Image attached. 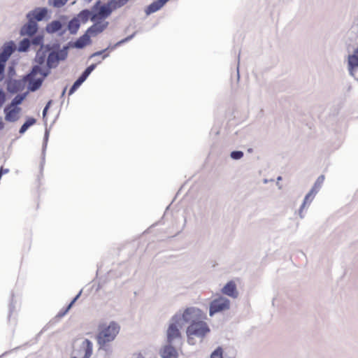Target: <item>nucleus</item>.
Here are the masks:
<instances>
[{
    "mask_svg": "<svg viewBox=\"0 0 358 358\" xmlns=\"http://www.w3.org/2000/svg\"><path fill=\"white\" fill-rule=\"evenodd\" d=\"M5 101H6V94L2 90H0V107H1L3 106V104L4 103Z\"/></svg>",
    "mask_w": 358,
    "mask_h": 358,
    "instance_id": "7c9ffc66",
    "label": "nucleus"
},
{
    "mask_svg": "<svg viewBox=\"0 0 358 358\" xmlns=\"http://www.w3.org/2000/svg\"><path fill=\"white\" fill-rule=\"evenodd\" d=\"M23 100V96H16L10 103V105H14L18 106L19 104L22 103Z\"/></svg>",
    "mask_w": 358,
    "mask_h": 358,
    "instance_id": "c85d7f7f",
    "label": "nucleus"
},
{
    "mask_svg": "<svg viewBox=\"0 0 358 358\" xmlns=\"http://www.w3.org/2000/svg\"><path fill=\"white\" fill-rule=\"evenodd\" d=\"M205 317L203 313L199 308H188L183 314V320L186 322H192L190 325L187 329V341L191 345L196 343V338H199L200 341L210 332V328L206 322L199 320L198 319H203Z\"/></svg>",
    "mask_w": 358,
    "mask_h": 358,
    "instance_id": "f257e3e1",
    "label": "nucleus"
},
{
    "mask_svg": "<svg viewBox=\"0 0 358 358\" xmlns=\"http://www.w3.org/2000/svg\"><path fill=\"white\" fill-rule=\"evenodd\" d=\"M21 112L20 107L9 104L4 108L5 120L7 122H16L20 119Z\"/></svg>",
    "mask_w": 358,
    "mask_h": 358,
    "instance_id": "9d476101",
    "label": "nucleus"
},
{
    "mask_svg": "<svg viewBox=\"0 0 358 358\" xmlns=\"http://www.w3.org/2000/svg\"><path fill=\"white\" fill-rule=\"evenodd\" d=\"M79 23L77 20H73L69 22V28L72 33H75L79 28Z\"/></svg>",
    "mask_w": 358,
    "mask_h": 358,
    "instance_id": "4be33fe9",
    "label": "nucleus"
},
{
    "mask_svg": "<svg viewBox=\"0 0 358 358\" xmlns=\"http://www.w3.org/2000/svg\"><path fill=\"white\" fill-rule=\"evenodd\" d=\"M109 23H98L90 27L85 34L80 36L76 42L75 46L78 48H83L91 43L90 38L94 37L102 33L108 26Z\"/></svg>",
    "mask_w": 358,
    "mask_h": 358,
    "instance_id": "423d86ee",
    "label": "nucleus"
},
{
    "mask_svg": "<svg viewBox=\"0 0 358 358\" xmlns=\"http://www.w3.org/2000/svg\"><path fill=\"white\" fill-rule=\"evenodd\" d=\"M108 48H106V50H102V51L96 52L94 53V54L92 55V56L94 57V56H96V55H101L102 53H103V52H104L106 50H108Z\"/></svg>",
    "mask_w": 358,
    "mask_h": 358,
    "instance_id": "2f4dec72",
    "label": "nucleus"
},
{
    "mask_svg": "<svg viewBox=\"0 0 358 358\" xmlns=\"http://www.w3.org/2000/svg\"><path fill=\"white\" fill-rule=\"evenodd\" d=\"M36 120L34 117H29L20 129V133L24 134L29 127L34 125Z\"/></svg>",
    "mask_w": 358,
    "mask_h": 358,
    "instance_id": "6ab92c4d",
    "label": "nucleus"
},
{
    "mask_svg": "<svg viewBox=\"0 0 358 358\" xmlns=\"http://www.w3.org/2000/svg\"><path fill=\"white\" fill-rule=\"evenodd\" d=\"M55 7L60 8L65 5L68 0H50Z\"/></svg>",
    "mask_w": 358,
    "mask_h": 358,
    "instance_id": "a878e982",
    "label": "nucleus"
},
{
    "mask_svg": "<svg viewBox=\"0 0 358 358\" xmlns=\"http://www.w3.org/2000/svg\"><path fill=\"white\" fill-rule=\"evenodd\" d=\"M49 74V71L42 66L35 65L32 71L26 77V80L29 83V89L31 91L38 90L42 85L43 79Z\"/></svg>",
    "mask_w": 358,
    "mask_h": 358,
    "instance_id": "39448f33",
    "label": "nucleus"
},
{
    "mask_svg": "<svg viewBox=\"0 0 358 358\" xmlns=\"http://www.w3.org/2000/svg\"><path fill=\"white\" fill-rule=\"evenodd\" d=\"M230 306V301L227 298L220 296L214 299L210 305L209 315L213 316L214 314L228 310Z\"/></svg>",
    "mask_w": 358,
    "mask_h": 358,
    "instance_id": "1a4fd4ad",
    "label": "nucleus"
},
{
    "mask_svg": "<svg viewBox=\"0 0 358 358\" xmlns=\"http://www.w3.org/2000/svg\"><path fill=\"white\" fill-rule=\"evenodd\" d=\"M182 315L181 316L175 315L173 317L166 332L167 342L169 343H171L174 340L181 338L180 329L182 328Z\"/></svg>",
    "mask_w": 358,
    "mask_h": 358,
    "instance_id": "6e6552de",
    "label": "nucleus"
},
{
    "mask_svg": "<svg viewBox=\"0 0 358 358\" xmlns=\"http://www.w3.org/2000/svg\"><path fill=\"white\" fill-rule=\"evenodd\" d=\"M29 45H30L29 40L27 38H24L20 41L19 46H18V50L20 52H25L28 50Z\"/></svg>",
    "mask_w": 358,
    "mask_h": 358,
    "instance_id": "412c9836",
    "label": "nucleus"
},
{
    "mask_svg": "<svg viewBox=\"0 0 358 358\" xmlns=\"http://www.w3.org/2000/svg\"><path fill=\"white\" fill-rule=\"evenodd\" d=\"M92 343L88 339L74 342L71 358H90L92 353Z\"/></svg>",
    "mask_w": 358,
    "mask_h": 358,
    "instance_id": "0eeeda50",
    "label": "nucleus"
},
{
    "mask_svg": "<svg viewBox=\"0 0 358 358\" xmlns=\"http://www.w3.org/2000/svg\"><path fill=\"white\" fill-rule=\"evenodd\" d=\"M222 292L229 296L236 298L238 296V292L236 290V285L232 280L228 282L222 289Z\"/></svg>",
    "mask_w": 358,
    "mask_h": 358,
    "instance_id": "2eb2a0df",
    "label": "nucleus"
},
{
    "mask_svg": "<svg viewBox=\"0 0 358 358\" xmlns=\"http://www.w3.org/2000/svg\"><path fill=\"white\" fill-rule=\"evenodd\" d=\"M107 56H108L107 55H103V58L104 59V58H106Z\"/></svg>",
    "mask_w": 358,
    "mask_h": 358,
    "instance_id": "c9c22d12",
    "label": "nucleus"
},
{
    "mask_svg": "<svg viewBox=\"0 0 358 358\" xmlns=\"http://www.w3.org/2000/svg\"><path fill=\"white\" fill-rule=\"evenodd\" d=\"M348 64L351 75L355 77V71L358 68V48L355 50L353 55H349Z\"/></svg>",
    "mask_w": 358,
    "mask_h": 358,
    "instance_id": "ddd939ff",
    "label": "nucleus"
},
{
    "mask_svg": "<svg viewBox=\"0 0 358 358\" xmlns=\"http://www.w3.org/2000/svg\"><path fill=\"white\" fill-rule=\"evenodd\" d=\"M43 39V36H36L35 38H33L31 43H32L33 45H39L42 44Z\"/></svg>",
    "mask_w": 358,
    "mask_h": 358,
    "instance_id": "c756f323",
    "label": "nucleus"
},
{
    "mask_svg": "<svg viewBox=\"0 0 358 358\" xmlns=\"http://www.w3.org/2000/svg\"><path fill=\"white\" fill-rule=\"evenodd\" d=\"M317 192L315 191H314V189H312L310 192L306 196L305 199H304V201H303V204L301 205V208L299 210V215L301 216V217H302L303 216L301 215V213H302V210L304 208V207L306 206V205L308 203H310L311 201L313 200L315 194H316Z\"/></svg>",
    "mask_w": 358,
    "mask_h": 358,
    "instance_id": "a211bd4d",
    "label": "nucleus"
},
{
    "mask_svg": "<svg viewBox=\"0 0 358 358\" xmlns=\"http://www.w3.org/2000/svg\"><path fill=\"white\" fill-rule=\"evenodd\" d=\"M86 79L81 75L71 87L69 95H71Z\"/></svg>",
    "mask_w": 358,
    "mask_h": 358,
    "instance_id": "aec40b11",
    "label": "nucleus"
},
{
    "mask_svg": "<svg viewBox=\"0 0 358 358\" xmlns=\"http://www.w3.org/2000/svg\"><path fill=\"white\" fill-rule=\"evenodd\" d=\"M161 356L163 358H177L178 352L171 345H166L161 351Z\"/></svg>",
    "mask_w": 358,
    "mask_h": 358,
    "instance_id": "dca6fc26",
    "label": "nucleus"
},
{
    "mask_svg": "<svg viewBox=\"0 0 358 358\" xmlns=\"http://www.w3.org/2000/svg\"><path fill=\"white\" fill-rule=\"evenodd\" d=\"M14 50L15 45L13 42L4 44L0 52V59H2V62H7Z\"/></svg>",
    "mask_w": 358,
    "mask_h": 358,
    "instance_id": "f8f14e48",
    "label": "nucleus"
},
{
    "mask_svg": "<svg viewBox=\"0 0 358 358\" xmlns=\"http://www.w3.org/2000/svg\"><path fill=\"white\" fill-rule=\"evenodd\" d=\"M38 29L37 24L35 21L29 20V22L24 24L21 29L22 35L32 36Z\"/></svg>",
    "mask_w": 358,
    "mask_h": 358,
    "instance_id": "4468645a",
    "label": "nucleus"
},
{
    "mask_svg": "<svg viewBox=\"0 0 358 358\" xmlns=\"http://www.w3.org/2000/svg\"><path fill=\"white\" fill-rule=\"evenodd\" d=\"M48 13V10L45 8H37L27 14V18L32 21L42 20Z\"/></svg>",
    "mask_w": 358,
    "mask_h": 358,
    "instance_id": "9b49d317",
    "label": "nucleus"
},
{
    "mask_svg": "<svg viewBox=\"0 0 358 358\" xmlns=\"http://www.w3.org/2000/svg\"><path fill=\"white\" fill-rule=\"evenodd\" d=\"M8 172V169H4L3 168V174H4V173H7Z\"/></svg>",
    "mask_w": 358,
    "mask_h": 358,
    "instance_id": "f704fd0d",
    "label": "nucleus"
},
{
    "mask_svg": "<svg viewBox=\"0 0 358 358\" xmlns=\"http://www.w3.org/2000/svg\"><path fill=\"white\" fill-rule=\"evenodd\" d=\"M6 62H2V59H0V82L2 81L4 78V71Z\"/></svg>",
    "mask_w": 358,
    "mask_h": 358,
    "instance_id": "b1692460",
    "label": "nucleus"
},
{
    "mask_svg": "<svg viewBox=\"0 0 358 358\" xmlns=\"http://www.w3.org/2000/svg\"><path fill=\"white\" fill-rule=\"evenodd\" d=\"M62 28V24L58 20H55L51 22L48 24L46 29L49 33H55Z\"/></svg>",
    "mask_w": 358,
    "mask_h": 358,
    "instance_id": "f3484780",
    "label": "nucleus"
},
{
    "mask_svg": "<svg viewBox=\"0 0 358 358\" xmlns=\"http://www.w3.org/2000/svg\"><path fill=\"white\" fill-rule=\"evenodd\" d=\"M79 295H77L73 299V301L69 304V306L66 308V309L64 310V312L62 313H59V316H63L66 313L69 312V310L71 309V308L72 307V306L73 305V303H75V301L77 300V299L78 298Z\"/></svg>",
    "mask_w": 358,
    "mask_h": 358,
    "instance_id": "cd10ccee",
    "label": "nucleus"
},
{
    "mask_svg": "<svg viewBox=\"0 0 358 358\" xmlns=\"http://www.w3.org/2000/svg\"><path fill=\"white\" fill-rule=\"evenodd\" d=\"M120 331V326L115 322L109 324H101L98 327L96 335L99 349H106L108 343L114 341Z\"/></svg>",
    "mask_w": 358,
    "mask_h": 358,
    "instance_id": "7ed1b4c3",
    "label": "nucleus"
},
{
    "mask_svg": "<svg viewBox=\"0 0 358 358\" xmlns=\"http://www.w3.org/2000/svg\"><path fill=\"white\" fill-rule=\"evenodd\" d=\"M60 59L58 52L50 51L49 47L43 45L37 51L35 58L37 64L48 69L49 71L50 69L57 66Z\"/></svg>",
    "mask_w": 358,
    "mask_h": 358,
    "instance_id": "20e7f679",
    "label": "nucleus"
},
{
    "mask_svg": "<svg viewBox=\"0 0 358 358\" xmlns=\"http://www.w3.org/2000/svg\"><path fill=\"white\" fill-rule=\"evenodd\" d=\"M243 156V152L241 151H233L231 152V157L234 159H239Z\"/></svg>",
    "mask_w": 358,
    "mask_h": 358,
    "instance_id": "bb28decb",
    "label": "nucleus"
},
{
    "mask_svg": "<svg viewBox=\"0 0 358 358\" xmlns=\"http://www.w3.org/2000/svg\"><path fill=\"white\" fill-rule=\"evenodd\" d=\"M96 64H92L89 66L85 71L82 73V76L87 79V78L89 76V75L91 73V72L95 69Z\"/></svg>",
    "mask_w": 358,
    "mask_h": 358,
    "instance_id": "393cba45",
    "label": "nucleus"
},
{
    "mask_svg": "<svg viewBox=\"0 0 358 358\" xmlns=\"http://www.w3.org/2000/svg\"><path fill=\"white\" fill-rule=\"evenodd\" d=\"M4 128V123L3 122L2 117H0V130Z\"/></svg>",
    "mask_w": 358,
    "mask_h": 358,
    "instance_id": "473e14b6",
    "label": "nucleus"
},
{
    "mask_svg": "<svg viewBox=\"0 0 358 358\" xmlns=\"http://www.w3.org/2000/svg\"><path fill=\"white\" fill-rule=\"evenodd\" d=\"M49 104H50V103H48V105L45 107V108L43 109V116H45V114H46V112H47L48 108V107H49Z\"/></svg>",
    "mask_w": 358,
    "mask_h": 358,
    "instance_id": "72a5a7b5",
    "label": "nucleus"
},
{
    "mask_svg": "<svg viewBox=\"0 0 358 358\" xmlns=\"http://www.w3.org/2000/svg\"><path fill=\"white\" fill-rule=\"evenodd\" d=\"M129 0L111 1L107 4L101 6L97 12L83 10L79 13L78 17L83 22H86L90 19V20L94 22L93 24L108 23L106 19L110 15L114 10L123 6Z\"/></svg>",
    "mask_w": 358,
    "mask_h": 358,
    "instance_id": "f03ea898",
    "label": "nucleus"
},
{
    "mask_svg": "<svg viewBox=\"0 0 358 358\" xmlns=\"http://www.w3.org/2000/svg\"><path fill=\"white\" fill-rule=\"evenodd\" d=\"M324 180V176L322 175V176H319L312 189H314V191H315L317 192L318 189L320 187V186L323 183Z\"/></svg>",
    "mask_w": 358,
    "mask_h": 358,
    "instance_id": "5701e85b",
    "label": "nucleus"
}]
</instances>
